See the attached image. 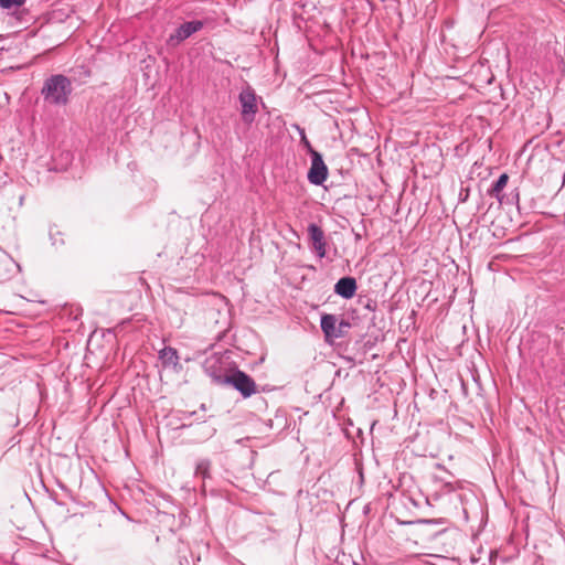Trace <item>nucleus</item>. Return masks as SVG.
Returning <instances> with one entry per match:
<instances>
[{"label": "nucleus", "mask_w": 565, "mask_h": 565, "mask_svg": "<svg viewBox=\"0 0 565 565\" xmlns=\"http://www.w3.org/2000/svg\"><path fill=\"white\" fill-rule=\"evenodd\" d=\"M25 0H0V6L3 9L19 8L23 6Z\"/></svg>", "instance_id": "14"}, {"label": "nucleus", "mask_w": 565, "mask_h": 565, "mask_svg": "<svg viewBox=\"0 0 565 565\" xmlns=\"http://www.w3.org/2000/svg\"><path fill=\"white\" fill-rule=\"evenodd\" d=\"M356 288V280L353 277H343L334 285V292L344 299H351Z\"/></svg>", "instance_id": "8"}, {"label": "nucleus", "mask_w": 565, "mask_h": 565, "mask_svg": "<svg viewBox=\"0 0 565 565\" xmlns=\"http://www.w3.org/2000/svg\"><path fill=\"white\" fill-rule=\"evenodd\" d=\"M296 129L299 132L301 143L307 149V151L311 154V151H316V150L312 148L310 141L308 140L305 129L298 125L296 126Z\"/></svg>", "instance_id": "13"}, {"label": "nucleus", "mask_w": 565, "mask_h": 565, "mask_svg": "<svg viewBox=\"0 0 565 565\" xmlns=\"http://www.w3.org/2000/svg\"><path fill=\"white\" fill-rule=\"evenodd\" d=\"M14 268L20 269V266L0 248V282L10 279Z\"/></svg>", "instance_id": "9"}, {"label": "nucleus", "mask_w": 565, "mask_h": 565, "mask_svg": "<svg viewBox=\"0 0 565 565\" xmlns=\"http://www.w3.org/2000/svg\"><path fill=\"white\" fill-rule=\"evenodd\" d=\"M308 236L311 243L312 250L319 258H323L327 255V242L324 232L316 223L308 225Z\"/></svg>", "instance_id": "6"}, {"label": "nucleus", "mask_w": 565, "mask_h": 565, "mask_svg": "<svg viewBox=\"0 0 565 565\" xmlns=\"http://www.w3.org/2000/svg\"><path fill=\"white\" fill-rule=\"evenodd\" d=\"M159 359L164 366H177L179 364L178 351L172 347H164L159 351Z\"/></svg>", "instance_id": "11"}, {"label": "nucleus", "mask_w": 565, "mask_h": 565, "mask_svg": "<svg viewBox=\"0 0 565 565\" xmlns=\"http://www.w3.org/2000/svg\"><path fill=\"white\" fill-rule=\"evenodd\" d=\"M203 28V22L200 20H193L182 23L175 31L169 36L168 42L171 45H178L192 34L199 32Z\"/></svg>", "instance_id": "5"}, {"label": "nucleus", "mask_w": 565, "mask_h": 565, "mask_svg": "<svg viewBox=\"0 0 565 565\" xmlns=\"http://www.w3.org/2000/svg\"><path fill=\"white\" fill-rule=\"evenodd\" d=\"M311 166L308 171V181L315 185H321L328 178V167L318 151H311Z\"/></svg>", "instance_id": "4"}, {"label": "nucleus", "mask_w": 565, "mask_h": 565, "mask_svg": "<svg viewBox=\"0 0 565 565\" xmlns=\"http://www.w3.org/2000/svg\"><path fill=\"white\" fill-rule=\"evenodd\" d=\"M211 461L209 459H201L198 461L195 467V476L203 479L210 478Z\"/></svg>", "instance_id": "12"}, {"label": "nucleus", "mask_w": 565, "mask_h": 565, "mask_svg": "<svg viewBox=\"0 0 565 565\" xmlns=\"http://www.w3.org/2000/svg\"><path fill=\"white\" fill-rule=\"evenodd\" d=\"M337 318L333 315H323L321 317L320 327L326 338H341L343 335V328H349L350 323L342 320L337 327Z\"/></svg>", "instance_id": "7"}, {"label": "nucleus", "mask_w": 565, "mask_h": 565, "mask_svg": "<svg viewBox=\"0 0 565 565\" xmlns=\"http://www.w3.org/2000/svg\"><path fill=\"white\" fill-rule=\"evenodd\" d=\"M508 181L509 175L507 173H502L488 190V194L492 198H495L500 204L504 203V195L502 194V191L507 186Z\"/></svg>", "instance_id": "10"}, {"label": "nucleus", "mask_w": 565, "mask_h": 565, "mask_svg": "<svg viewBox=\"0 0 565 565\" xmlns=\"http://www.w3.org/2000/svg\"><path fill=\"white\" fill-rule=\"evenodd\" d=\"M212 376L215 383L221 385H231L239 392L244 398L250 397L257 391L255 381L241 370H235L231 374L224 376L216 374H213Z\"/></svg>", "instance_id": "2"}, {"label": "nucleus", "mask_w": 565, "mask_h": 565, "mask_svg": "<svg viewBox=\"0 0 565 565\" xmlns=\"http://www.w3.org/2000/svg\"><path fill=\"white\" fill-rule=\"evenodd\" d=\"M73 92L68 77L56 74L47 77L42 86L41 95L44 102L52 106H66Z\"/></svg>", "instance_id": "1"}, {"label": "nucleus", "mask_w": 565, "mask_h": 565, "mask_svg": "<svg viewBox=\"0 0 565 565\" xmlns=\"http://www.w3.org/2000/svg\"><path fill=\"white\" fill-rule=\"evenodd\" d=\"M238 102L241 105V117L242 120L250 125L254 122L256 114L258 113V97L254 88L246 85L238 95Z\"/></svg>", "instance_id": "3"}]
</instances>
